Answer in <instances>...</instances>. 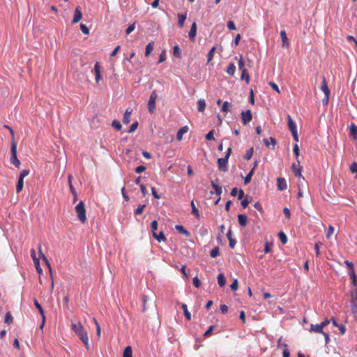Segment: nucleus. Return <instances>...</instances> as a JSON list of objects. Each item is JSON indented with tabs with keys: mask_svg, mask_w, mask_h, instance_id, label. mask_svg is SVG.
I'll return each mask as SVG.
<instances>
[{
	"mask_svg": "<svg viewBox=\"0 0 357 357\" xmlns=\"http://www.w3.org/2000/svg\"><path fill=\"white\" fill-rule=\"evenodd\" d=\"M71 330L76 334L79 339L84 343L86 349L89 350V337L86 331L84 328L81 322H72L70 325Z\"/></svg>",
	"mask_w": 357,
	"mask_h": 357,
	"instance_id": "nucleus-1",
	"label": "nucleus"
},
{
	"mask_svg": "<svg viewBox=\"0 0 357 357\" xmlns=\"http://www.w3.org/2000/svg\"><path fill=\"white\" fill-rule=\"evenodd\" d=\"M231 153V148L229 147L227 150L226 154L224 158H220L218 159V169L222 172L227 171V162L229 158Z\"/></svg>",
	"mask_w": 357,
	"mask_h": 357,
	"instance_id": "nucleus-2",
	"label": "nucleus"
},
{
	"mask_svg": "<svg viewBox=\"0 0 357 357\" xmlns=\"http://www.w3.org/2000/svg\"><path fill=\"white\" fill-rule=\"evenodd\" d=\"M75 211L77 214L78 219L82 223H84L86 220V216L84 204L82 201L79 202L75 206Z\"/></svg>",
	"mask_w": 357,
	"mask_h": 357,
	"instance_id": "nucleus-3",
	"label": "nucleus"
},
{
	"mask_svg": "<svg viewBox=\"0 0 357 357\" xmlns=\"http://www.w3.org/2000/svg\"><path fill=\"white\" fill-rule=\"evenodd\" d=\"M350 305L351 313L354 317L357 315V288L355 287L351 290Z\"/></svg>",
	"mask_w": 357,
	"mask_h": 357,
	"instance_id": "nucleus-4",
	"label": "nucleus"
},
{
	"mask_svg": "<svg viewBox=\"0 0 357 357\" xmlns=\"http://www.w3.org/2000/svg\"><path fill=\"white\" fill-rule=\"evenodd\" d=\"M287 125L289 130L291 132L293 138L296 142H298V135L297 132V126L296 123L293 121L290 115L287 116Z\"/></svg>",
	"mask_w": 357,
	"mask_h": 357,
	"instance_id": "nucleus-5",
	"label": "nucleus"
},
{
	"mask_svg": "<svg viewBox=\"0 0 357 357\" xmlns=\"http://www.w3.org/2000/svg\"><path fill=\"white\" fill-rule=\"evenodd\" d=\"M10 162L15 165L17 168H20V161L18 160L17 156V144L15 142H12L10 147Z\"/></svg>",
	"mask_w": 357,
	"mask_h": 357,
	"instance_id": "nucleus-6",
	"label": "nucleus"
},
{
	"mask_svg": "<svg viewBox=\"0 0 357 357\" xmlns=\"http://www.w3.org/2000/svg\"><path fill=\"white\" fill-rule=\"evenodd\" d=\"M157 97L158 95L156 91H153L149 96V100L147 105L148 110L151 114H153L155 111V100Z\"/></svg>",
	"mask_w": 357,
	"mask_h": 357,
	"instance_id": "nucleus-7",
	"label": "nucleus"
},
{
	"mask_svg": "<svg viewBox=\"0 0 357 357\" xmlns=\"http://www.w3.org/2000/svg\"><path fill=\"white\" fill-rule=\"evenodd\" d=\"M241 117L242 122L244 125H246L248 123L250 122L252 119V114L250 109H247L246 111H243L241 114Z\"/></svg>",
	"mask_w": 357,
	"mask_h": 357,
	"instance_id": "nucleus-8",
	"label": "nucleus"
},
{
	"mask_svg": "<svg viewBox=\"0 0 357 357\" xmlns=\"http://www.w3.org/2000/svg\"><path fill=\"white\" fill-rule=\"evenodd\" d=\"M298 165L293 163L291 165V169L292 171L294 173V175L297 178L302 177L301 172H302V167L300 165V161L299 160H297Z\"/></svg>",
	"mask_w": 357,
	"mask_h": 357,
	"instance_id": "nucleus-9",
	"label": "nucleus"
},
{
	"mask_svg": "<svg viewBox=\"0 0 357 357\" xmlns=\"http://www.w3.org/2000/svg\"><path fill=\"white\" fill-rule=\"evenodd\" d=\"M73 178V176L71 174H69L68 176V181L70 192L73 195V202L75 203L77 202V192H76V190H75V189L73 187V183H72Z\"/></svg>",
	"mask_w": 357,
	"mask_h": 357,
	"instance_id": "nucleus-10",
	"label": "nucleus"
},
{
	"mask_svg": "<svg viewBox=\"0 0 357 357\" xmlns=\"http://www.w3.org/2000/svg\"><path fill=\"white\" fill-rule=\"evenodd\" d=\"M277 187L278 190L282 191L287 189V185L284 178L279 177L277 178Z\"/></svg>",
	"mask_w": 357,
	"mask_h": 357,
	"instance_id": "nucleus-11",
	"label": "nucleus"
},
{
	"mask_svg": "<svg viewBox=\"0 0 357 357\" xmlns=\"http://www.w3.org/2000/svg\"><path fill=\"white\" fill-rule=\"evenodd\" d=\"M93 73L95 74L96 82L98 84L99 81L101 79L100 66L98 62H96L94 65Z\"/></svg>",
	"mask_w": 357,
	"mask_h": 357,
	"instance_id": "nucleus-12",
	"label": "nucleus"
},
{
	"mask_svg": "<svg viewBox=\"0 0 357 357\" xmlns=\"http://www.w3.org/2000/svg\"><path fill=\"white\" fill-rule=\"evenodd\" d=\"M133 109L131 107H128L124 113L123 118V123L124 124H128L130 121V116Z\"/></svg>",
	"mask_w": 357,
	"mask_h": 357,
	"instance_id": "nucleus-13",
	"label": "nucleus"
},
{
	"mask_svg": "<svg viewBox=\"0 0 357 357\" xmlns=\"http://www.w3.org/2000/svg\"><path fill=\"white\" fill-rule=\"evenodd\" d=\"M82 17V13L80 10L79 7H77L74 12V16L72 22L75 24L80 21Z\"/></svg>",
	"mask_w": 357,
	"mask_h": 357,
	"instance_id": "nucleus-14",
	"label": "nucleus"
},
{
	"mask_svg": "<svg viewBox=\"0 0 357 357\" xmlns=\"http://www.w3.org/2000/svg\"><path fill=\"white\" fill-rule=\"evenodd\" d=\"M280 36L282 38V45L283 47H287L289 45V39L287 38L286 31L284 30H282L280 31Z\"/></svg>",
	"mask_w": 357,
	"mask_h": 357,
	"instance_id": "nucleus-15",
	"label": "nucleus"
},
{
	"mask_svg": "<svg viewBox=\"0 0 357 357\" xmlns=\"http://www.w3.org/2000/svg\"><path fill=\"white\" fill-rule=\"evenodd\" d=\"M321 90L324 92L325 96H330V89L327 85L326 78L324 77L321 82Z\"/></svg>",
	"mask_w": 357,
	"mask_h": 357,
	"instance_id": "nucleus-16",
	"label": "nucleus"
},
{
	"mask_svg": "<svg viewBox=\"0 0 357 357\" xmlns=\"http://www.w3.org/2000/svg\"><path fill=\"white\" fill-rule=\"evenodd\" d=\"M153 236L158 242H165L167 241V238L162 231L158 234L157 232H153Z\"/></svg>",
	"mask_w": 357,
	"mask_h": 357,
	"instance_id": "nucleus-17",
	"label": "nucleus"
},
{
	"mask_svg": "<svg viewBox=\"0 0 357 357\" xmlns=\"http://www.w3.org/2000/svg\"><path fill=\"white\" fill-rule=\"evenodd\" d=\"M197 33V25L195 22H193L191 25L190 30L188 36L190 40H194Z\"/></svg>",
	"mask_w": 357,
	"mask_h": 357,
	"instance_id": "nucleus-18",
	"label": "nucleus"
},
{
	"mask_svg": "<svg viewBox=\"0 0 357 357\" xmlns=\"http://www.w3.org/2000/svg\"><path fill=\"white\" fill-rule=\"evenodd\" d=\"M175 229L178 232L183 234L186 237H189L190 236V231L185 229L182 225H177L175 226Z\"/></svg>",
	"mask_w": 357,
	"mask_h": 357,
	"instance_id": "nucleus-19",
	"label": "nucleus"
},
{
	"mask_svg": "<svg viewBox=\"0 0 357 357\" xmlns=\"http://www.w3.org/2000/svg\"><path fill=\"white\" fill-rule=\"evenodd\" d=\"M188 130V128L187 126L181 127L176 133V139L178 141H181L183 138V134L186 133Z\"/></svg>",
	"mask_w": 357,
	"mask_h": 357,
	"instance_id": "nucleus-20",
	"label": "nucleus"
},
{
	"mask_svg": "<svg viewBox=\"0 0 357 357\" xmlns=\"http://www.w3.org/2000/svg\"><path fill=\"white\" fill-rule=\"evenodd\" d=\"M310 331L311 332H314V333H324V331H323V328L322 326L319 324H311L310 325Z\"/></svg>",
	"mask_w": 357,
	"mask_h": 357,
	"instance_id": "nucleus-21",
	"label": "nucleus"
},
{
	"mask_svg": "<svg viewBox=\"0 0 357 357\" xmlns=\"http://www.w3.org/2000/svg\"><path fill=\"white\" fill-rule=\"evenodd\" d=\"M186 17H187V15L186 13L185 14H178V26L180 27V28H182L184 25V22L186 20Z\"/></svg>",
	"mask_w": 357,
	"mask_h": 357,
	"instance_id": "nucleus-22",
	"label": "nucleus"
},
{
	"mask_svg": "<svg viewBox=\"0 0 357 357\" xmlns=\"http://www.w3.org/2000/svg\"><path fill=\"white\" fill-rule=\"evenodd\" d=\"M238 221L241 226L245 227L248 222V217L244 214L238 215Z\"/></svg>",
	"mask_w": 357,
	"mask_h": 357,
	"instance_id": "nucleus-23",
	"label": "nucleus"
},
{
	"mask_svg": "<svg viewBox=\"0 0 357 357\" xmlns=\"http://www.w3.org/2000/svg\"><path fill=\"white\" fill-rule=\"evenodd\" d=\"M154 48V42H150L148 43V45L146 46V49H145V53H144V55L145 56H149L151 54V52L153 51Z\"/></svg>",
	"mask_w": 357,
	"mask_h": 357,
	"instance_id": "nucleus-24",
	"label": "nucleus"
},
{
	"mask_svg": "<svg viewBox=\"0 0 357 357\" xmlns=\"http://www.w3.org/2000/svg\"><path fill=\"white\" fill-rule=\"evenodd\" d=\"M190 206L192 208V214L195 217L197 218V219L199 218L200 217V215H199V210L196 208L195 206V204L194 203V201H191L190 202Z\"/></svg>",
	"mask_w": 357,
	"mask_h": 357,
	"instance_id": "nucleus-25",
	"label": "nucleus"
},
{
	"mask_svg": "<svg viewBox=\"0 0 357 357\" xmlns=\"http://www.w3.org/2000/svg\"><path fill=\"white\" fill-rule=\"evenodd\" d=\"M236 71V66L234 63H230L227 68V73L229 75L233 76Z\"/></svg>",
	"mask_w": 357,
	"mask_h": 357,
	"instance_id": "nucleus-26",
	"label": "nucleus"
},
{
	"mask_svg": "<svg viewBox=\"0 0 357 357\" xmlns=\"http://www.w3.org/2000/svg\"><path fill=\"white\" fill-rule=\"evenodd\" d=\"M217 278H218V283L219 286L221 287L225 286V284L226 283V278H225V275H223V273H219Z\"/></svg>",
	"mask_w": 357,
	"mask_h": 357,
	"instance_id": "nucleus-27",
	"label": "nucleus"
},
{
	"mask_svg": "<svg viewBox=\"0 0 357 357\" xmlns=\"http://www.w3.org/2000/svg\"><path fill=\"white\" fill-rule=\"evenodd\" d=\"M350 135L355 139H357V127L354 123L350 126Z\"/></svg>",
	"mask_w": 357,
	"mask_h": 357,
	"instance_id": "nucleus-28",
	"label": "nucleus"
},
{
	"mask_svg": "<svg viewBox=\"0 0 357 357\" xmlns=\"http://www.w3.org/2000/svg\"><path fill=\"white\" fill-rule=\"evenodd\" d=\"M242 74L241 76V80H245L246 83L248 84L250 82V75L246 69H243L242 71Z\"/></svg>",
	"mask_w": 357,
	"mask_h": 357,
	"instance_id": "nucleus-29",
	"label": "nucleus"
},
{
	"mask_svg": "<svg viewBox=\"0 0 357 357\" xmlns=\"http://www.w3.org/2000/svg\"><path fill=\"white\" fill-rule=\"evenodd\" d=\"M181 308L183 310V313H184V315H185L186 319L190 321L191 319V314L189 312V311L188 310L187 305L183 303L181 305Z\"/></svg>",
	"mask_w": 357,
	"mask_h": 357,
	"instance_id": "nucleus-30",
	"label": "nucleus"
},
{
	"mask_svg": "<svg viewBox=\"0 0 357 357\" xmlns=\"http://www.w3.org/2000/svg\"><path fill=\"white\" fill-rule=\"evenodd\" d=\"M173 54L176 58H181V50L178 47V45H175L173 47Z\"/></svg>",
	"mask_w": 357,
	"mask_h": 357,
	"instance_id": "nucleus-31",
	"label": "nucleus"
},
{
	"mask_svg": "<svg viewBox=\"0 0 357 357\" xmlns=\"http://www.w3.org/2000/svg\"><path fill=\"white\" fill-rule=\"evenodd\" d=\"M199 112H204L206 107V102L204 99H199L197 102Z\"/></svg>",
	"mask_w": 357,
	"mask_h": 357,
	"instance_id": "nucleus-32",
	"label": "nucleus"
},
{
	"mask_svg": "<svg viewBox=\"0 0 357 357\" xmlns=\"http://www.w3.org/2000/svg\"><path fill=\"white\" fill-rule=\"evenodd\" d=\"M278 237L282 244L285 245L287 243V236L283 231L278 233Z\"/></svg>",
	"mask_w": 357,
	"mask_h": 357,
	"instance_id": "nucleus-33",
	"label": "nucleus"
},
{
	"mask_svg": "<svg viewBox=\"0 0 357 357\" xmlns=\"http://www.w3.org/2000/svg\"><path fill=\"white\" fill-rule=\"evenodd\" d=\"M123 357H132V350L130 346H128L125 348Z\"/></svg>",
	"mask_w": 357,
	"mask_h": 357,
	"instance_id": "nucleus-34",
	"label": "nucleus"
},
{
	"mask_svg": "<svg viewBox=\"0 0 357 357\" xmlns=\"http://www.w3.org/2000/svg\"><path fill=\"white\" fill-rule=\"evenodd\" d=\"M215 50H216L215 47H213L210 50V51L208 52V54H207V63H209L212 61Z\"/></svg>",
	"mask_w": 357,
	"mask_h": 357,
	"instance_id": "nucleus-35",
	"label": "nucleus"
},
{
	"mask_svg": "<svg viewBox=\"0 0 357 357\" xmlns=\"http://www.w3.org/2000/svg\"><path fill=\"white\" fill-rule=\"evenodd\" d=\"M23 186H24V180L21 179V178H18V181H17V183L16 185V192L17 193L20 192L23 189Z\"/></svg>",
	"mask_w": 357,
	"mask_h": 357,
	"instance_id": "nucleus-36",
	"label": "nucleus"
},
{
	"mask_svg": "<svg viewBox=\"0 0 357 357\" xmlns=\"http://www.w3.org/2000/svg\"><path fill=\"white\" fill-rule=\"evenodd\" d=\"M254 168H252L249 173L246 175V176L244 178V183L248 184L251 181V178L254 174Z\"/></svg>",
	"mask_w": 357,
	"mask_h": 357,
	"instance_id": "nucleus-37",
	"label": "nucleus"
},
{
	"mask_svg": "<svg viewBox=\"0 0 357 357\" xmlns=\"http://www.w3.org/2000/svg\"><path fill=\"white\" fill-rule=\"evenodd\" d=\"M13 321V317L10 312H8L5 315L4 321L7 324H10Z\"/></svg>",
	"mask_w": 357,
	"mask_h": 357,
	"instance_id": "nucleus-38",
	"label": "nucleus"
},
{
	"mask_svg": "<svg viewBox=\"0 0 357 357\" xmlns=\"http://www.w3.org/2000/svg\"><path fill=\"white\" fill-rule=\"evenodd\" d=\"M145 208H146L145 204H139L138 206V207L135 210V212H134L135 215H139L142 214Z\"/></svg>",
	"mask_w": 357,
	"mask_h": 357,
	"instance_id": "nucleus-39",
	"label": "nucleus"
},
{
	"mask_svg": "<svg viewBox=\"0 0 357 357\" xmlns=\"http://www.w3.org/2000/svg\"><path fill=\"white\" fill-rule=\"evenodd\" d=\"M220 255L219 248L215 247L210 252V256L213 258L218 257Z\"/></svg>",
	"mask_w": 357,
	"mask_h": 357,
	"instance_id": "nucleus-40",
	"label": "nucleus"
},
{
	"mask_svg": "<svg viewBox=\"0 0 357 357\" xmlns=\"http://www.w3.org/2000/svg\"><path fill=\"white\" fill-rule=\"evenodd\" d=\"M253 152H254V149H253L252 147L249 149H248L246 151V153H245V155L244 156V159L247 160H250L252 158V155H253Z\"/></svg>",
	"mask_w": 357,
	"mask_h": 357,
	"instance_id": "nucleus-41",
	"label": "nucleus"
},
{
	"mask_svg": "<svg viewBox=\"0 0 357 357\" xmlns=\"http://www.w3.org/2000/svg\"><path fill=\"white\" fill-rule=\"evenodd\" d=\"M112 126L116 130H120L122 128L121 123L117 120H114L112 121Z\"/></svg>",
	"mask_w": 357,
	"mask_h": 357,
	"instance_id": "nucleus-42",
	"label": "nucleus"
},
{
	"mask_svg": "<svg viewBox=\"0 0 357 357\" xmlns=\"http://www.w3.org/2000/svg\"><path fill=\"white\" fill-rule=\"evenodd\" d=\"M215 328V326L214 325H211L208 327V330H206L205 331V333H204V336L205 337H209L210 335H211L212 334V332L213 331V329Z\"/></svg>",
	"mask_w": 357,
	"mask_h": 357,
	"instance_id": "nucleus-43",
	"label": "nucleus"
},
{
	"mask_svg": "<svg viewBox=\"0 0 357 357\" xmlns=\"http://www.w3.org/2000/svg\"><path fill=\"white\" fill-rule=\"evenodd\" d=\"M192 284L196 288H199L201 286V281L199 279L195 276L192 278Z\"/></svg>",
	"mask_w": 357,
	"mask_h": 357,
	"instance_id": "nucleus-44",
	"label": "nucleus"
},
{
	"mask_svg": "<svg viewBox=\"0 0 357 357\" xmlns=\"http://www.w3.org/2000/svg\"><path fill=\"white\" fill-rule=\"evenodd\" d=\"M238 68L240 70L242 71L243 69H245V61L241 56L238 60Z\"/></svg>",
	"mask_w": 357,
	"mask_h": 357,
	"instance_id": "nucleus-45",
	"label": "nucleus"
},
{
	"mask_svg": "<svg viewBox=\"0 0 357 357\" xmlns=\"http://www.w3.org/2000/svg\"><path fill=\"white\" fill-rule=\"evenodd\" d=\"M293 152H294V154L295 155V156L296 158V160H298L299 147H298V145L297 144H295L294 145Z\"/></svg>",
	"mask_w": 357,
	"mask_h": 357,
	"instance_id": "nucleus-46",
	"label": "nucleus"
},
{
	"mask_svg": "<svg viewBox=\"0 0 357 357\" xmlns=\"http://www.w3.org/2000/svg\"><path fill=\"white\" fill-rule=\"evenodd\" d=\"M38 251H39L40 257L43 259L44 262L45 264H47L49 261H48L47 258L45 257V255L43 253V252L41 250V245H39V246H38Z\"/></svg>",
	"mask_w": 357,
	"mask_h": 357,
	"instance_id": "nucleus-47",
	"label": "nucleus"
},
{
	"mask_svg": "<svg viewBox=\"0 0 357 357\" xmlns=\"http://www.w3.org/2000/svg\"><path fill=\"white\" fill-rule=\"evenodd\" d=\"M272 246V243H270L269 242L266 241L264 245V251L265 253H268L271 252V247Z\"/></svg>",
	"mask_w": 357,
	"mask_h": 357,
	"instance_id": "nucleus-48",
	"label": "nucleus"
},
{
	"mask_svg": "<svg viewBox=\"0 0 357 357\" xmlns=\"http://www.w3.org/2000/svg\"><path fill=\"white\" fill-rule=\"evenodd\" d=\"M350 170L352 173H356V178H357V163L356 162L351 165Z\"/></svg>",
	"mask_w": 357,
	"mask_h": 357,
	"instance_id": "nucleus-49",
	"label": "nucleus"
},
{
	"mask_svg": "<svg viewBox=\"0 0 357 357\" xmlns=\"http://www.w3.org/2000/svg\"><path fill=\"white\" fill-rule=\"evenodd\" d=\"M322 245V243L321 242H317L315 243L314 245V250H315V252H316V256L317 257H319V247Z\"/></svg>",
	"mask_w": 357,
	"mask_h": 357,
	"instance_id": "nucleus-50",
	"label": "nucleus"
},
{
	"mask_svg": "<svg viewBox=\"0 0 357 357\" xmlns=\"http://www.w3.org/2000/svg\"><path fill=\"white\" fill-rule=\"evenodd\" d=\"M350 277L352 279V283L354 286H357V275L355 274V271H353V273H351Z\"/></svg>",
	"mask_w": 357,
	"mask_h": 357,
	"instance_id": "nucleus-51",
	"label": "nucleus"
},
{
	"mask_svg": "<svg viewBox=\"0 0 357 357\" xmlns=\"http://www.w3.org/2000/svg\"><path fill=\"white\" fill-rule=\"evenodd\" d=\"M238 280L236 279H235L233 282L230 285V288L231 290L233 291H236L238 289Z\"/></svg>",
	"mask_w": 357,
	"mask_h": 357,
	"instance_id": "nucleus-52",
	"label": "nucleus"
},
{
	"mask_svg": "<svg viewBox=\"0 0 357 357\" xmlns=\"http://www.w3.org/2000/svg\"><path fill=\"white\" fill-rule=\"evenodd\" d=\"M137 126H138V122L137 121H135V122L132 123V125L130 126L129 130H128V132L131 133V132H134L137 128Z\"/></svg>",
	"mask_w": 357,
	"mask_h": 357,
	"instance_id": "nucleus-53",
	"label": "nucleus"
},
{
	"mask_svg": "<svg viewBox=\"0 0 357 357\" xmlns=\"http://www.w3.org/2000/svg\"><path fill=\"white\" fill-rule=\"evenodd\" d=\"M135 28V23H132V24H130L128 28L126 29V34H130L131 32H132L134 31Z\"/></svg>",
	"mask_w": 357,
	"mask_h": 357,
	"instance_id": "nucleus-54",
	"label": "nucleus"
},
{
	"mask_svg": "<svg viewBox=\"0 0 357 357\" xmlns=\"http://www.w3.org/2000/svg\"><path fill=\"white\" fill-rule=\"evenodd\" d=\"M213 132L214 130H212L211 131H209L205 136L206 139L207 140H214L215 138H214V136H213Z\"/></svg>",
	"mask_w": 357,
	"mask_h": 357,
	"instance_id": "nucleus-55",
	"label": "nucleus"
},
{
	"mask_svg": "<svg viewBox=\"0 0 357 357\" xmlns=\"http://www.w3.org/2000/svg\"><path fill=\"white\" fill-rule=\"evenodd\" d=\"M227 26L230 30H236V29L234 22L231 20L227 22Z\"/></svg>",
	"mask_w": 357,
	"mask_h": 357,
	"instance_id": "nucleus-56",
	"label": "nucleus"
},
{
	"mask_svg": "<svg viewBox=\"0 0 357 357\" xmlns=\"http://www.w3.org/2000/svg\"><path fill=\"white\" fill-rule=\"evenodd\" d=\"M80 29H81L82 32L83 33H84V34H89V29H88V27L85 24H80Z\"/></svg>",
	"mask_w": 357,
	"mask_h": 357,
	"instance_id": "nucleus-57",
	"label": "nucleus"
},
{
	"mask_svg": "<svg viewBox=\"0 0 357 357\" xmlns=\"http://www.w3.org/2000/svg\"><path fill=\"white\" fill-rule=\"evenodd\" d=\"M230 103L227 101H225L222 104V111L223 112H227L229 109V106Z\"/></svg>",
	"mask_w": 357,
	"mask_h": 357,
	"instance_id": "nucleus-58",
	"label": "nucleus"
},
{
	"mask_svg": "<svg viewBox=\"0 0 357 357\" xmlns=\"http://www.w3.org/2000/svg\"><path fill=\"white\" fill-rule=\"evenodd\" d=\"M29 174V170L28 169H24L22 170L21 172H20V176H19V178H21V179H23L24 180V178L26 176H28Z\"/></svg>",
	"mask_w": 357,
	"mask_h": 357,
	"instance_id": "nucleus-59",
	"label": "nucleus"
},
{
	"mask_svg": "<svg viewBox=\"0 0 357 357\" xmlns=\"http://www.w3.org/2000/svg\"><path fill=\"white\" fill-rule=\"evenodd\" d=\"M254 207L259 212L261 213H263L264 212V210H263V207H262V205L261 203L259 202H256L255 204H254Z\"/></svg>",
	"mask_w": 357,
	"mask_h": 357,
	"instance_id": "nucleus-60",
	"label": "nucleus"
},
{
	"mask_svg": "<svg viewBox=\"0 0 357 357\" xmlns=\"http://www.w3.org/2000/svg\"><path fill=\"white\" fill-rule=\"evenodd\" d=\"M151 230H152V232H155V231L157 230L158 229V222L157 220H153L152 222H151Z\"/></svg>",
	"mask_w": 357,
	"mask_h": 357,
	"instance_id": "nucleus-61",
	"label": "nucleus"
},
{
	"mask_svg": "<svg viewBox=\"0 0 357 357\" xmlns=\"http://www.w3.org/2000/svg\"><path fill=\"white\" fill-rule=\"evenodd\" d=\"M146 169V167L144 166V165H139L138 167H137L135 168V172L137 173V174H140L142 172H143L144 171H145Z\"/></svg>",
	"mask_w": 357,
	"mask_h": 357,
	"instance_id": "nucleus-62",
	"label": "nucleus"
},
{
	"mask_svg": "<svg viewBox=\"0 0 357 357\" xmlns=\"http://www.w3.org/2000/svg\"><path fill=\"white\" fill-rule=\"evenodd\" d=\"M269 85L271 86V88L273 89H274L275 91H276L278 93H280V91L279 89V87L278 86L273 82H269Z\"/></svg>",
	"mask_w": 357,
	"mask_h": 357,
	"instance_id": "nucleus-63",
	"label": "nucleus"
},
{
	"mask_svg": "<svg viewBox=\"0 0 357 357\" xmlns=\"http://www.w3.org/2000/svg\"><path fill=\"white\" fill-rule=\"evenodd\" d=\"M344 264L351 270V273H353V271H354V266L352 262H350L348 260H346V261H344Z\"/></svg>",
	"mask_w": 357,
	"mask_h": 357,
	"instance_id": "nucleus-64",
	"label": "nucleus"
}]
</instances>
